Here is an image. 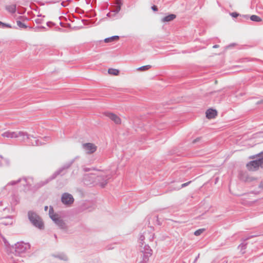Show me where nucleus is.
I'll use <instances>...</instances> for the list:
<instances>
[{
  "label": "nucleus",
  "mask_w": 263,
  "mask_h": 263,
  "mask_svg": "<svg viewBox=\"0 0 263 263\" xmlns=\"http://www.w3.org/2000/svg\"><path fill=\"white\" fill-rule=\"evenodd\" d=\"M54 256L63 260H67L68 259L67 256L64 254H60L57 255H54Z\"/></svg>",
  "instance_id": "25"
},
{
  "label": "nucleus",
  "mask_w": 263,
  "mask_h": 263,
  "mask_svg": "<svg viewBox=\"0 0 263 263\" xmlns=\"http://www.w3.org/2000/svg\"><path fill=\"white\" fill-rule=\"evenodd\" d=\"M48 209V206L47 205H46L45 207H44V210L45 211H46Z\"/></svg>",
  "instance_id": "47"
},
{
  "label": "nucleus",
  "mask_w": 263,
  "mask_h": 263,
  "mask_svg": "<svg viewBox=\"0 0 263 263\" xmlns=\"http://www.w3.org/2000/svg\"><path fill=\"white\" fill-rule=\"evenodd\" d=\"M256 159L248 162L247 165V168L249 171H255L258 169L259 166H261L263 164V151L260 153L253 156L251 158H255Z\"/></svg>",
  "instance_id": "2"
},
{
  "label": "nucleus",
  "mask_w": 263,
  "mask_h": 263,
  "mask_svg": "<svg viewBox=\"0 0 263 263\" xmlns=\"http://www.w3.org/2000/svg\"><path fill=\"white\" fill-rule=\"evenodd\" d=\"M105 115L116 124H119L121 122V119L114 114L107 112L105 113Z\"/></svg>",
  "instance_id": "10"
},
{
  "label": "nucleus",
  "mask_w": 263,
  "mask_h": 263,
  "mask_svg": "<svg viewBox=\"0 0 263 263\" xmlns=\"http://www.w3.org/2000/svg\"><path fill=\"white\" fill-rule=\"evenodd\" d=\"M151 67H152L151 65H147L142 66L141 67H140L138 68L137 70H140V71H145V70H148Z\"/></svg>",
  "instance_id": "26"
},
{
  "label": "nucleus",
  "mask_w": 263,
  "mask_h": 263,
  "mask_svg": "<svg viewBox=\"0 0 263 263\" xmlns=\"http://www.w3.org/2000/svg\"><path fill=\"white\" fill-rule=\"evenodd\" d=\"M111 12L114 13V15H115L116 14H118L119 12V11L116 8H115V10H112Z\"/></svg>",
  "instance_id": "37"
},
{
  "label": "nucleus",
  "mask_w": 263,
  "mask_h": 263,
  "mask_svg": "<svg viewBox=\"0 0 263 263\" xmlns=\"http://www.w3.org/2000/svg\"><path fill=\"white\" fill-rule=\"evenodd\" d=\"M176 17V15L174 14H169L163 18H162L161 21L163 22H170L173 21Z\"/></svg>",
  "instance_id": "18"
},
{
  "label": "nucleus",
  "mask_w": 263,
  "mask_h": 263,
  "mask_svg": "<svg viewBox=\"0 0 263 263\" xmlns=\"http://www.w3.org/2000/svg\"><path fill=\"white\" fill-rule=\"evenodd\" d=\"M78 157L70 160V161L65 163L61 167L59 168L57 171H55L49 178L46 179L45 181H41L37 183V186L41 187L48 183L50 181L55 179L57 176L61 174V173L64 170L68 169L74 162L75 160Z\"/></svg>",
  "instance_id": "1"
},
{
  "label": "nucleus",
  "mask_w": 263,
  "mask_h": 263,
  "mask_svg": "<svg viewBox=\"0 0 263 263\" xmlns=\"http://www.w3.org/2000/svg\"><path fill=\"white\" fill-rule=\"evenodd\" d=\"M201 137H198V138L195 139L194 140H193L192 143L193 144H195V143L200 141L201 140Z\"/></svg>",
  "instance_id": "33"
},
{
  "label": "nucleus",
  "mask_w": 263,
  "mask_h": 263,
  "mask_svg": "<svg viewBox=\"0 0 263 263\" xmlns=\"http://www.w3.org/2000/svg\"><path fill=\"white\" fill-rule=\"evenodd\" d=\"M262 103H263V100H261L260 101H257L256 104H261Z\"/></svg>",
  "instance_id": "41"
},
{
  "label": "nucleus",
  "mask_w": 263,
  "mask_h": 263,
  "mask_svg": "<svg viewBox=\"0 0 263 263\" xmlns=\"http://www.w3.org/2000/svg\"><path fill=\"white\" fill-rule=\"evenodd\" d=\"M113 13L111 12V11L110 12H109V13H108L107 14V16L108 17H111L112 15H114V14H112Z\"/></svg>",
  "instance_id": "39"
},
{
  "label": "nucleus",
  "mask_w": 263,
  "mask_h": 263,
  "mask_svg": "<svg viewBox=\"0 0 263 263\" xmlns=\"http://www.w3.org/2000/svg\"><path fill=\"white\" fill-rule=\"evenodd\" d=\"M60 229H65L66 228V224L64 221L60 218L57 219V221L54 222Z\"/></svg>",
  "instance_id": "19"
},
{
  "label": "nucleus",
  "mask_w": 263,
  "mask_h": 263,
  "mask_svg": "<svg viewBox=\"0 0 263 263\" xmlns=\"http://www.w3.org/2000/svg\"><path fill=\"white\" fill-rule=\"evenodd\" d=\"M13 220L12 216H8L3 218V221L0 223V225L10 226L13 224Z\"/></svg>",
  "instance_id": "12"
},
{
  "label": "nucleus",
  "mask_w": 263,
  "mask_h": 263,
  "mask_svg": "<svg viewBox=\"0 0 263 263\" xmlns=\"http://www.w3.org/2000/svg\"><path fill=\"white\" fill-rule=\"evenodd\" d=\"M107 179H105L103 180V181L102 182L100 183V186L102 187H105V186L107 184Z\"/></svg>",
  "instance_id": "32"
},
{
  "label": "nucleus",
  "mask_w": 263,
  "mask_h": 263,
  "mask_svg": "<svg viewBox=\"0 0 263 263\" xmlns=\"http://www.w3.org/2000/svg\"><path fill=\"white\" fill-rule=\"evenodd\" d=\"M42 29L46 30V28L45 27L43 26H37L35 27H32V28L31 30H33L35 32H39L41 31Z\"/></svg>",
  "instance_id": "24"
},
{
  "label": "nucleus",
  "mask_w": 263,
  "mask_h": 263,
  "mask_svg": "<svg viewBox=\"0 0 263 263\" xmlns=\"http://www.w3.org/2000/svg\"><path fill=\"white\" fill-rule=\"evenodd\" d=\"M108 73L111 75L117 76L119 73V70L117 69L110 68L108 69Z\"/></svg>",
  "instance_id": "22"
},
{
  "label": "nucleus",
  "mask_w": 263,
  "mask_h": 263,
  "mask_svg": "<svg viewBox=\"0 0 263 263\" xmlns=\"http://www.w3.org/2000/svg\"><path fill=\"white\" fill-rule=\"evenodd\" d=\"M116 8L119 11H120V10H121V7H119V6H116Z\"/></svg>",
  "instance_id": "43"
},
{
  "label": "nucleus",
  "mask_w": 263,
  "mask_h": 263,
  "mask_svg": "<svg viewBox=\"0 0 263 263\" xmlns=\"http://www.w3.org/2000/svg\"><path fill=\"white\" fill-rule=\"evenodd\" d=\"M199 254H198V256L195 258L194 261V262H195L197 260V259L199 257Z\"/></svg>",
  "instance_id": "45"
},
{
  "label": "nucleus",
  "mask_w": 263,
  "mask_h": 263,
  "mask_svg": "<svg viewBox=\"0 0 263 263\" xmlns=\"http://www.w3.org/2000/svg\"><path fill=\"white\" fill-rule=\"evenodd\" d=\"M153 250L148 245H145L141 251V260L139 263H149V258L153 255Z\"/></svg>",
  "instance_id": "6"
},
{
  "label": "nucleus",
  "mask_w": 263,
  "mask_h": 263,
  "mask_svg": "<svg viewBox=\"0 0 263 263\" xmlns=\"http://www.w3.org/2000/svg\"><path fill=\"white\" fill-rule=\"evenodd\" d=\"M1 26H2V28L7 27V28H15V29L16 28V27L15 26L13 27L10 24L3 23V22H2Z\"/></svg>",
  "instance_id": "27"
},
{
  "label": "nucleus",
  "mask_w": 263,
  "mask_h": 263,
  "mask_svg": "<svg viewBox=\"0 0 263 263\" xmlns=\"http://www.w3.org/2000/svg\"><path fill=\"white\" fill-rule=\"evenodd\" d=\"M219 47V46L218 45H214L213 46V48H218Z\"/></svg>",
  "instance_id": "42"
},
{
  "label": "nucleus",
  "mask_w": 263,
  "mask_h": 263,
  "mask_svg": "<svg viewBox=\"0 0 263 263\" xmlns=\"http://www.w3.org/2000/svg\"><path fill=\"white\" fill-rule=\"evenodd\" d=\"M249 17L252 21L255 22H259L262 21L261 18L259 16L256 15H252L250 17L249 16Z\"/></svg>",
  "instance_id": "23"
},
{
  "label": "nucleus",
  "mask_w": 263,
  "mask_h": 263,
  "mask_svg": "<svg viewBox=\"0 0 263 263\" xmlns=\"http://www.w3.org/2000/svg\"><path fill=\"white\" fill-rule=\"evenodd\" d=\"M92 170L91 168H88V167H84V168H83V171H84V172H89V171H90V170ZM92 170H95V168H93Z\"/></svg>",
  "instance_id": "36"
},
{
  "label": "nucleus",
  "mask_w": 263,
  "mask_h": 263,
  "mask_svg": "<svg viewBox=\"0 0 263 263\" xmlns=\"http://www.w3.org/2000/svg\"><path fill=\"white\" fill-rule=\"evenodd\" d=\"M22 137V140L23 141H27L28 145L32 146H39L45 144L44 141H40L36 139V138L33 136L28 134L27 133L24 132H18L17 133V137Z\"/></svg>",
  "instance_id": "3"
},
{
  "label": "nucleus",
  "mask_w": 263,
  "mask_h": 263,
  "mask_svg": "<svg viewBox=\"0 0 263 263\" xmlns=\"http://www.w3.org/2000/svg\"><path fill=\"white\" fill-rule=\"evenodd\" d=\"M218 179V178H216L215 183H216V182H217V181Z\"/></svg>",
  "instance_id": "48"
},
{
  "label": "nucleus",
  "mask_w": 263,
  "mask_h": 263,
  "mask_svg": "<svg viewBox=\"0 0 263 263\" xmlns=\"http://www.w3.org/2000/svg\"><path fill=\"white\" fill-rule=\"evenodd\" d=\"M61 201L65 204L70 205L73 202L74 198L71 194L65 193L62 196Z\"/></svg>",
  "instance_id": "8"
},
{
  "label": "nucleus",
  "mask_w": 263,
  "mask_h": 263,
  "mask_svg": "<svg viewBox=\"0 0 263 263\" xmlns=\"http://www.w3.org/2000/svg\"><path fill=\"white\" fill-rule=\"evenodd\" d=\"M115 4L116 6H119V7H121V6L123 5L122 0H116Z\"/></svg>",
  "instance_id": "29"
},
{
  "label": "nucleus",
  "mask_w": 263,
  "mask_h": 263,
  "mask_svg": "<svg viewBox=\"0 0 263 263\" xmlns=\"http://www.w3.org/2000/svg\"><path fill=\"white\" fill-rule=\"evenodd\" d=\"M205 114L208 119H213L217 116V111L215 109L209 108L206 111Z\"/></svg>",
  "instance_id": "11"
},
{
  "label": "nucleus",
  "mask_w": 263,
  "mask_h": 263,
  "mask_svg": "<svg viewBox=\"0 0 263 263\" xmlns=\"http://www.w3.org/2000/svg\"><path fill=\"white\" fill-rule=\"evenodd\" d=\"M30 248L29 243H24L23 241L17 242L12 246L14 251L12 253L15 256H23Z\"/></svg>",
  "instance_id": "5"
},
{
  "label": "nucleus",
  "mask_w": 263,
  "mask_h": 263,
  "mask_svg": "<svg viewBox=\"0 0 263 263\" xmlns=\"http://www.w3.org/2000/svg\"><path fill=\"white\" fill-rule=\"evenodd\" d=\"M34 21L37 24H41L43 23L44 20L43 18H36Z\"/></svg>",
  "instance_id": "30"
},
{
  "label": "nucleus",
  "mask_w": 263,
  "mask_h": 263,
  "mask_svg": "<svg viewBox=\"0 0 263 263\" xmlns=\"http://www.w3.org/2000/svg\"><path fill=\"white\" fill-rule=\"evenodd\" d=\"M111 248H108L107 249L108 250H109V249H111Z\"/></svg>",
  "instance_id": "51"
},
{
  "label": "nucleus",
  "mask_w": 263,
  "mask_h": 263,
  "mask_svg": "<svg viewBox=\"0 0 263 263\" xmlns=\"http://www.w3.org/2000/svg\"><path fill=\"white\" fill-rule=\"evenodd\" d=\"M183 263H186V262H183Z\"/></svg>",
  "instance_id": "52"
},
{
  "label": "nucleus",
  "mask_w": 263,
  "mask_h": 263,
  "mask_svg": "<svg viewBox=\"0 0 263 263\" xmlns=\"http://www.w3.org/2000/svg\"><path fill=\"white\" fill-rule=\"evenodd\" d=\"M151 8L154 11H157L158 10V8L156 5H153L152 6Z\"/></svg>",
  "instance_id": "35"
},
{
  "label": "nucleus",
  "mask_w": 263,
  "mask_h": 263,
  "mask_svg": "<svg viewBox=\"0 0 263 263\" xmlns=\"http://www.w3.org/2000/svg\"><path fill=\"white\" fill-rule=\"evenodd\" d=\"M144 239H145L144 236L143 235H141L140 236L139 239L141 241V243H142V245L143 244Z\"/></svg>",
  "instance_id": "34"
},
{
  "label": "nucleus",
  "mask_w": 263,
  "mask_h": 263,
  "mask_svg": "<svg viewBox=\"0 0 263 263\" xmlns=\"http://www.w3.org/2000/svg\"><path fill=\"white\" fill-rule=\"evenodd\" d=\"M17 133L18 132L6 131L2 134V136L8 138H17Z\"/></svg>",
  "instance_id": "14"
},
{
  "label": "nucleus",
  "mask_w": 263,
  "mask_h": 263,
  "mask_svg": "<svg viewBox=\"0 0 263 263\" xmlns=\"http://www.w3.org/2000/svg\"><path fill=\"white\" fill-rule=\"evenodd\" d=\"M60 25H61V26H62V24H62V22H60Z\"/></svg>",
  "instance_id": "50"
},
{
  "label": "nucleus",
  "mask_w": 263,
  "mask_h": 263,
  "mask_svg": "<svg viewBox=\"0 0 263 263\" xmlns=\"http://www.w3.org/2000/svg\"><path fill=\"white\" fill-rule=\"evenodd\" d=\"M54 237L55 238H57V235H56V234H54Z\"/></svg>",
  "instance_id": "49"
},
{
  "label": "nucleus",
  "mask_w": 263,
  "mask_h": 263,
  "mask_svg": "<svg viewBox=\"0 0 263 263\" xmlns=\"http://www.w3.org/2000/svg\"><path fill=\"white\" fill-rule=\"evenodd\" d=\"M119 39V36L118 35H114L110 37H107L104 39V41L105 43H109L115 40H118Z\"/></svg>",
  "instance_id": "21"
},
{
  "label": "nucleus",
  "mask_w": 263,
  "mask_h": 263,
  "mask_svg": "<svg viewBox=\"0 0 263 263\" xmlns=\"http://www.w3.org/2000/svg\"><path fill=\"white\" fill-rule=\"evenodd\" d=\"M261 235V233H258L257 234H253V235H250L249 236H248V237H247L246 238H243L242 239V241L243 242H241L239 246H238V248L240 249V251H242L243 250H245L246 248H247V243L246 242V241L250 239V238H252L253 237H257V236H260Z\"/></svg>",
  "instance_id": "9"
},
{
  "label": "nucleus",
  "mask_w": 263,
  "mask_h": 263,
  "mask_svg": "<svg viewBox=\"0 0 263 263\" xmlns=\"http://www.w3.org/2000/svg\"><path fill=\"white\" fill-rule=\"evenodd\" d=\"M18 18H19V19H21V20H22L23 21H24V17H23V16H20L18 17Z\"/></svg>",
  "instance_id": "46"
},
{
  "label": "nucleus",
  "mask_w": 263,
  "mask_h": 263,
  "mask_svg": "<svg viewBox=\"0 0 263 263\" xmlns=\"http://www.w3.org/2000/svg\"><path fill=\"white\" fill-rule=\"evenodd\" d=\"M16 24L18 26V27L21 29L28 28L29 30H31L32 28V27L27 26L24 23H22L20 20H16Z\"/></svg>",
  "instance_id": "20"
},
{
  "label": "nucleus",
  "mask_w": 263,
  "mask_h": 263,
  "mask_svg": "<svg viewBox=\"0 0 263 263\" xmlns=\"http://www.w3.org/2000/svg\"><path fill=\"white\" fill-rule=\"evenodd\" d=\"M203 231H204V229H199L194 232V235L195 236H199L200 235Z\"/></svg>",
  "instance_id": "28"
},
{
  "label": "nucleus",
  "mask_w": 263,
  "mask_h": 263,
  "mask_svg": "<svg viewBox=\"0 0 263 263\" xmlns=\"http://www.w3.org/2000/svg\"><path fill=\"white\" fill-rule=\"evenodd\" d=\"M6 9L10 13L13 14L16 12V4H12L6 6Z\"/></svg>",
  "instance_id": "17"
},
{
  "label": "nucleus",
  "mask_w": 263,
  "mask_h": 263,
  "mask_svg": "<svg viewBox=\"0 0 263 263\" xmlns=\"http://www.w3.org/2000/svg\"><path fill=\"white\" fill-rule=\"evenodd\" d=\"M49 215L50 218L55 222L57 221V219H59L60 217L57 214L54 213V210L53 207L50 206L49 210Z\"/></svg>",
  "instance_id": "16"
},
{
  "label": "nucleus",
  "mask_w": 263,
  "mask_h": 263,
  "mask_svg": "<svg viewBox=\"0 0 263 263\" xmlns=\"http://www.w3.org/2000/svg\"><path fill=\"white\" fill-rule=\"evenodd\" d=\"M28 218L29 221L35 228L42 230L44 228V222L41 217L35 212L29 211L28 212Z\"/></svg>",
  "instance_id": "4"
},
{
  "label": "nucleus",
  "mask_w": 263,
  "mask_h": 263,
  "mask_svg": "<svg viewBox=\"0 0 263 263\" xmlns=\"http://www.w3.org/2000/svg\"><path fill=\"white\" fill-rule=\"evenodd\" d=\"M49 139H50V137H45L44 141H46L47 140H49Z\"/></svg>",
  "instance_id": "44"
},
{
  "label": "nucleus",
  "mask_w": 263,
  "mask_h": 263,
  "mask_svg": "<svg viewBox=\"0 0 263 263\" xmlns=\"http://www.w3.org/2000/svg\"><path fill=\"white\" fill-rule=\"evenodd\" d=\"M191 182V181H189L187 182H186V183L182 184L181 185V187H179V188H178L177 190H179V189H180L181 188H183V187H184L187 186Z\"/></svg>",
  "instance_id": "31"
},
{
  "label": "nucleus",
  "mask_w": 263,
  "mask_h": 263,
  "mask_svg": "<svg viewBox=\"0 0 263 263\" xmlns=\"http://www.w3.org/2000/svg\"><path fill=\"white\" fill-rule=\"evenodd\" d=\"M50 24L54 25V23L50 21H49L46 23L47 26L48 27L50 26Z\"/></svg>",
  "instance_id": "40"
},
{
  "label": "nucleus",
  "mask_w": 263,
  "mask_h": 263,
  "mask_svg": "<svg viewBox=\"0 0 263 263\" xmlns=\"http://www.w3.org/2000/svg\"><path fill=\"white\" fill-rule=\"evenodd\" d=\"M27 178L26 177H23V178H20L18 179L17 180L11 181L9 182L7 184V186L14 185L17 184L18 183L20 182L22 180H23L25 182V183H24L23 184V186H27L28 185V183H27Z\"/></svg>",
  "instance_id": "13"
},
{
  "label": "nucleus",
  "mask_w": 263,
  "mask_h": 263,
  "mask_svg": "<svg viewBox=\"0 0 263 263\" xmlns=\"http://www.w3.org/2000/svg\"><path fill=\"white\" fill-rule=\"evenodd\" d=\"M230 15L233 17H237L238 16H240V17L239 18V20H238V21H239V22L242 21V20L243 18L248 20L249 18V15H247V14L240 15L236 12H231L230 13Z\"/></svg>",
  "instance_id": "15"
},
{
  "label": "nucleus",
  "mask_w": 263,
  "mask_h": 263,
  "mask_svg": "<svg viewBox=\"0 0 263 263\" xmlns=\"http://www.w3.org/2000/svg\"><path fill=\"white\" fill-rule=\"evenodd\" d=\"M258 188L261 189H263V181L259 183V184L258 185Z\"/></svg>",
  "instance_id": "38"
},
{
  "label": "nucleus",
  "mask_w": 263,
  "mask_h": 263,
  "mask_svg": "<svg viewBox=\"0 0 263 263\" xmlns=\"http://www.w3.org/2000/svg\"><path fill=\"white\" fill-rule=\"evenodd\" d=\"M83 149L87 154H91L95 153L97 149V146L92 143H86L82 144Z\"/></svg>",
  "instance_id": "7"
}]
</instances>
